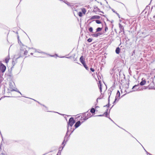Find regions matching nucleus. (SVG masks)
<instances>
[{
    "mask_svg": "<svg viewBox=\"0 0 155 155\" xmlns=\"http://www.w3.org/2000/svg\"><path fill=\"white\" fill-rule=\"evenodd\" d=\"M75 123V121L74 119V118L71 117L69 119L68 122V123L67 128L68 127V128H69V126L72 127L74 124Z\"/></svg>",
    "mask_w": 155,
    "mask_h": 155,
    "instance_id": "f257e3e1",
    "label": "nucleus"
},
{
    "mask_svg": "<svg viewBox=\"0 0 155 155\" xmlns=\"http://www.w3.org/2000/svg\"><path fill=\"white\" fill-rule=\"evenodd\" d=\"M6 69V66L2 63H0V71L2 73H4L5 72Z\"/></svg>",
    "mask_w": 155,
    "mask_h": 155,
    "instance_id": "f03ea898",
    "label": "nucleus"
},
{
    "mask_svg": "<svg viewBox=\"0 0 155 155\" xmlns=\"http://www.w3.org/2000/svg\"><path fill=\"white\" fill-rule=\"evenodd\" d=\"M84 122V121H82L81 123L80 121L79 120L74 125V127H75V129L77 128L79 126L81 125V124Z\"/></svg>",
    "mask_w": 155,
    "mask_h": 155,
    "instance_id": "7ed1b4c3",
    "label": "nucleus"
},
{
    "mask_svg": "<svg viewBox=\"0 0 155 155\" xmlns=\"http://www.w3.org/2000/svg\"><path fill=\"white\" fill-rule=\"evenodd\" d=\"M69 139V137H67L66 139H65V138H64V140L62 143V145H64L62 147V150L63 149L66 143L68 140Z\"/></svg>",
    "mask_w": 155,
    "mask_h": 155,
    "instance_id": "20e7f679",
    "label": "nucleus"
},
{
    "mask_svg": "<svg viewBox=\"0 0 155 155\" xmlns=\"http://www.w3.org/2000/svg\"><path fill=\"white\" fill-rule=\"evenodd\" d=\"M29 48L34 49L35 50V52H38V53H40L46 54L45 52L42 51H41L40 50L38 49H36L34 48Z\"/></svg>",
    "mask_w": 155,
    "mask_h": 155,
    "instance_id": "39448f33",
    "label": "nucleus"
},
{
    "mask_svg": "<svg viewBox=\"0 0 155 155\" xmlns=\"http://www.w3.org/2000/svg\"><path fill=\"white\" fill-rule=\"evenodd\" d=\"M102 33L100 32H98L96 34H91V35L94 37H97L98 36L101 35Z\"/></svg>",
    "mask_w": 155,
    "mask_h": 155,
    "instance_id": "423d86ee",
    "label": "nucleus"
},
{
    "mask_svg": "<svg viewBox=\"0 0 155 155\" xmlns=\"http://www.w3.org/2000/svg\"><path fill=\"white\" fill-rule=\"evenodd\" d=\"M100 18V16L99 15H94L91 17L90 20H93L94 19H99Z\"/></svg>",
    "mask_w": 155,
    "mask_h": 155,
    "instance_id": "0eeeda50",
    "label": "nucleus"
},
{
    "mask_svg": "<svg viewBox=\"0 0 155 155\" xmlns=\"http://www.w3.org/2000/svg\"><path fill=\"white\" fill-rule=\"evenodd\" d=\"M81 63L83 64H84L85 63V62L84 61V59L83 57V56H81L79 59Z\"/></svg>",
    "mask_w": 155,
    "mask_h": 155,
    "instance_id": "6e6552de",
    "label": "nucleus"
},
{
    "mask_svg": "<svg viewBox=\"0 0 155 155\" xmlns=\"http://www.w3.org/2000/svg\"><path fill=\"white\" fill-rule=\"evenodd\" d=\"M119 28L120 30V33L122 32V31H123V32H124V28L123 27V26H122L119 23Z\"/></svg>",
    "mask_w": 155,
    "mask_h": 155,
    "instance_id": "1a4fd4ad",
    "label": "nucleus"
},
{
    "mask_svg": "<svg viewBox=\"0 0 155 155\" xmlns=\"http://www.w3.org/2000/svg\"><path fill=\"white\" fill-rule=\"evenodd\" d=\"M27 47V46L24 45L23 44H22V45H21V48L20 49L21 51H24L25 50H26V48Z\"/></svg>",
    "mask_w": 155,
    "mask_h": 155,
    "instance_id": "9d476101",
    "label": "nucleus"
},
{
    "mask_svg": "<svg viewBox=\"0 0 155 155\" xmlns=\"http://www.w3.org/2000/svg\"><path fill=\"white\" fill-rule=\"evenodd\" d=\"M146 83V81L145 79H143V78H142V81H141L140 83V84L141 86H143Z\"/></svg>",
    "mask_w": 155,
    "mask_h": 155,
    "instance_id": "9b49d317",
    "label": "nucleus"
},
{
    "mask_svg": "<svg viewBox=\"0 0 155 155\" xmlns=\"http://www.w3.org/2000/svg\"><path fill=\"white\" fill-rule=\"evenodd\" d=\"M67 128V131L65 134V135L64 137V138H65V139H66L67 137H68L69 135L68 134V133L69 132V128H68H68Z\"/></svg>",
    "mask_w": 155,
    "mask_h": 155,
    "instance_id": "f8f14e48",
    "label": "nucleus"
},
{
    "mask_svg": "<svg viewBox=\"0 0 155 155\" xmlns=\"http://www.w3.org/2000/svg\"><path fill=\"white\" fill-rule=\"evenodd\" d=\"M120 93L119 91L118 90L115 97L118 98V101L120 99Z\"/></svg>",
    "mask_w": 155,
    "mask_h": 155,
    "instance_id": "ddd939ff",
    "label": "nucleus"
},
{
    "mask_svg": "<svg viewBox=\"0 0 155 155\" xmlns=\"http://www.w3.org/2000/svg\"><path fill=\"white\" fill-rule=\"evenodd\" d=\"M120 49L119 47H118L116 48L115 52L117 54H119L120 53Z\"/></svg>",
    "mask_w": 155,
    "mask_h": 155,
    "instance_id": "4468645a",
    "label": "nucleus"
},
{
    "mask_svg": "<svg viewBox=\"0 0 155 155\" xmlns=\"http://www.w3.org/2000/svg\"><path fill=\"white\" fill-rule=\"evenodd\" d=\"M72 127H70V128H69V132H70V134H69V135L68 137H70V135L73 132L74 130H75V129H73L72 130Z\"/></svg>",
    "mask_w": 155,
    "mask_h": 155,
    "instance_id": "2eb2a0df",
    "label": "nucleus"
},
{
    "mask_svg": "<svg viewBox=\"0 0 155 155\" xmlns=\"http://www.w3.org/2000/svg\"><path fill=\"white\" fill-rule=\"evenodd\" d=\"M33 100H34V101H36L39 104H40L41 105H42L44 107H45V108H46L44 110H45V111H47V107H46V106H45L44 105V104H41V103H40L38 101H37L34 100V99H33Z\"/></svg>",
    "mask_w": 155,
    "mask_h": 155,
    "instance_id": "dca6fc26",
    "label": "nucleus"
},
{
    "mask_svg": "<svg viewBox=\"0 0 155 155\" xmlns=\"http://www.w3.org/2000/svg\"><path fill=\"white\" fill-rule=\"evenodd\" d=\"M88 112V111L87 112H86L84 113V116H85V117L83 118V120H84V121H85L86 120H87V119H88V117H87V116H86V113Z\"/></svg>",
    "mask_w": 155,
    "mask_h": 155,
    "instance_id": "f3484780",
    "label": "nucleus"
},
{
    "mask_svg": "<svg viewBox=\"0 0 155 155\" xmlns=\"http://www.w3.org/2000/svg\"><path fill=\"white\" fill-rule=\"evenodd\" d=\"M10 59V57L9 55L7 57L5 58V62L6 63H8Z\"/></svg>",
    "mask_w": 155,
    "mask_h": 155,
    "instance_id": "a211bd4d",
    "label": "nucleus"
},
{
    "mask_svg": "<svg viewBox=\"0 0 155 155\" xmlns=\"http://www.w3.org/2000/svg\"><path fill=\"white\" fill-rule=\"evenodd\" d=\"M90 112L93 114H95V109L94 108H92L91 109Z\"/></svg>",
    "mask_w": 155,
    "mask_h": 155,
    "instance_id": "6ab92c4d",
    "label": "nucleus"
},
{
    "mask_svg": "<svg viewBox=\"0 0 155 155\" xmlns=\"http://www.w3.org/2000/svg\"><path fill=\"white\" fill-rule=\"evenodd\" d=\"M94 10L93 12H97V9H99V8H98L97 7L96 5H95L94 6Z\"/></svg>",
    "mask_w": 155,
    "mask_h": 155,
    "instance_id": "aec40b11",
    "label": "nucleus"
},
{
    "mask_svg": "<svg viewBox=\"0 0 155 155\" xmlns=\"http://www.w3.org/2000/svg\"><path fill=\"white\" fill-rule=\"evenodd\" d=\"M110 99L109 98H108V104L106 105H104V107H109L110 105Z\"/></svg>",
    "mask_w": 155,
    "mask_h": 155,
    "instance_id": "412c9836",
    "label": "nucleus"
},
{
    "mask_svg": "<svg viewBox=\"0 0 155 155\" xmlns=\"http://www.w3.org/2000/svg\"><path fill=\"white\" fill-rule=\"evenodd\" d=\"M83 65L84 66V68L86 69V70H89V68L87 65L86 63L84 64H83Z\"/></svg>",
    "mask_w": 155,
    "mask_h": 155,
    "instance_id": "4be33fe9",
    "label": "nucleus"
},
{
    "mask_svg": "<svg viewBox=\"0 0 155 155\" xmlns=\"http://www.w3.org/2000/svg\"><path fill=\"white\" fill-rule=\"evenodd\" d=\"M83 65L84 66V68L86 69V70H89V68L87 65L86 63L84 64H83Z\"/></svg>",
    "mask_w": 155,
    "mask_h": 155,
    "instance_id": "5701e85b",
    "label": "nucleus"
},
{
    "mask_svg": "<svg viewBox=\"0 0 155 155\" xmlns=\"http://www.w3.org/2000/svg\"><path fill=\"white\" fill-rule=\"evenodd\" d=\"M82 12L84 14H85L86 12V10L85 8H83L81 9Z\"/></svg>",
    "mask_w": 155,
    "mask_h": 155,
    "instance_id": "b1692460",
    "label": "nucleus"
},
{
    "mask_svg": "<svg viewBox=\"0 0 155 155\" xmlns=\"http://www.w3.org/2000/svg\"><path fill=\"white\" fill-rule=\"evenodd\" d=\"M102 29V28L98 27L96 29V32H98L101 31Z\"/></svg>",
    "mask_w": 155,
    "mask_h": 155,
    "instance_id": "393cba45",
    "label": "nucleus"
},
{
    "mask_svg": "<svg viewBox=\"0 0 155 155\" xmlns=\"http://www.w3.org/2000/svg\"><path fill=\"white\" fill-rule=\"evenodd\" d=\"M99 89H100V91L101 92L102 91V84H100L98 86Z\"/></svg>",
    "mask_w": 155,
    "mask_h": 155,
    "instance_id": "a878e982",
    "label": "nucleus"
},
{
    "mask_svg": "<svg viewBox=\"0 0 155 155\" xmlns=\"http://www.w3.org/2000/svg\"><path fill=\"white\" fill-rule=\"evenodd\" d=\"M89 31L91 32H93V28L92 27H90L88 28Z\"/></svg>",
    "mask_w": 155,
    "mask_h": 155,
    "instance_id": "bb28decb",
    "label": "nucleus"
},
{
    "mask_svg": "<svg viewBox=\"0 0 155 155\" xmlns=\"http://www.w3.org/2000/svg\"><path fill=\"white\" fill-rule=\"evenodd\" d=\"M63 2H64V3H65L66 4H67V5H68V6H70V3L69 2H68L67 1H65L64 0H63Z\"/></svg>",
    "mask_w": 155,
    "mask_h": 155,
    "instance_id": "cd10ccee",
    "label": "nucleus"
},
{
    "mask_svg": "<svg viewBox=\"0 0 155 155\" xmlns=\"http://www.w3.org/2000/svg\"><path fill=\"white\" fill-rule=\"evenodd\" d=\"M97 24H100L101 23V22L99 20H95Z\"/></svg>",
    "mask_w": 155,
    "mask_h": 155,
    "instance_id": "c85d7f7f",
    "label": "nucleus"
},
{
    "mask_svg": "<svg viewBox=\"0 0 155 155\" xmlns=\"http://www.w3.org/2000/svg\"><path fill=\"white\" fill-rule=\"evenodd\" d=\"M78 15L80 17H81L83 15V14L82 12H80L78 13Z\"/></svg>",
    "mask_w": 155,
    "mask_h": 155,
    "instance_id": "c756f323",
    "label": "nucleus"
},
{
    "mask_svg": "<svg viewBox=\"0 0 155 155\" xmlns=\"http://www.w3.org/2000/svg\"><path fill=\"white\" fill-rule=\"evenodd\" d=\"M104 115H105V116L106 117H108L107 116L108 114V112H105L104 113Z\"/></svg>",
    "mask_w": 155,
    "mask_h": 155,
    "instance_id": "7c9ffc66",
    "label": "nucleus"
},
{
    "mask_svg": "<svg viewBox=\"0 0 155 155\" xmlns=\"http://www.w3.org/2000/svg\"><path fill=\"white\" fill-rule=\"evenodd\" d=\"M91 114L90 113H88L87 114V115L86 116L87 117H88L89 118V117H91Z\"/></svg>",
    "mask_w": 155,
    "mask_h": 155,
    "instance_id": "2f4dec72",
    "label": "nucleus"
},
{
    "mask_svg": "<svg viewBox=\"0 0 155 155\" xmlns=\"http://www.w3.org/2000/svg\"><path fill=\"white\" fill-rule=\"evenodd\" d=\"M139 87H138L137 88H135V90H133L131 91H130V92H134V91H137L138 90V89H139ZM130 92H128V93H129Z\"/></svg>",
    "mask_w": 155,
    "mask_h": 155,
    "instance_id": "473e14b6",
    "label": "nucleus"
},
{
    "mask_svg": "<svg viewBox=\"0 0 155 155\" xmlns=\"http://www.w3.org/2000/svg\"><path fill=\"white\" fill-rule=\"evenodd\" d=\"M139 84H138L137 85H135L133 86L132 87V89H134V88H136L137 87H138L139 86Z\"/></svg>",
    "mask_w": 155,
    "mask_h": 155,
    "instance_id": "72a5a7b5",
    "label": "nucleus"
},
{
    "mask_svg": "<svg viewBox=\"0 0 155 155\" xmlns=\"http://www.w3.org/2000/svg\"><path fill=\"white\" fill-rule=\"evenodd\" d=\"M92 39L89 38L87 40V41L89 42H91L92 41Z\"/></svg>",
    "mask_w": 155,
    "mask_h": 155,
    "instance_id": "f704fd0d",
    "label": "nucleus"
},
{
    "mask_svg": "<svg viewBox=\"0 0 155 155\" xmlns=\"http://www.w3.org/2000/svg\"><path fill=\"white\" fill-rule=\"evenodd\" d=\"M28 53V51L26 50H25L24 51V54L25 55H27V54Z\"/></svg>",
    "mask_w": 155,
    "mask_h": 155,
    "instance_id": "c9c22d12",
    "label": "nucleus"
},
{
    "mask_svg": "<svg viewBox=\"0 0 155 155\" xmlns=\"http://www.w3.org/2000/svg\"><path fill=\"white\" fill-rule=\"evenodd\" d=\"M13 91H16L19 93L21 95H22V94L18 90L14 89Z\"/></svg>",
    "mask_w": 155,
    "mask_h": 155,
    "instance_id": "e433bc0d",
    "label": "nucleus"
},
{
    "mask_svg": "<svg viewBox=\"0 0 155 155\" xmlns=\"http://www.w3.org/2000/svg\"><path fill=\"white\" fill-rule=\"evenodd\" d=\"M61 153V151L60 150H59L58 151V152L57 154V155H60Z\"/></svg>",
    "mask_w": 155,
    "mask_h": 155,
    "instance_id": "4c0bfd02",
    "label": "nucleus"
},
{
    "mask_svg": "<svg viewBox=\"0 0 155 155\" xmlns=\"http://www.w3.org/2000/svg\"><path fill=\"white\" fill-rule=\"evenodd\" d=\"M111 92H110L108 91V94L109 95V97H108V98H109V99H110V96L111 94Z\"/></svg>",
    "mask_w": 155,
    "mask_h": 155,
    "instance_id": "58836bf2",
    "label": "nucleus"
},
{
    "mask_svg": "<svg viewBox=\"0 0 155 155\" xmlns=\"http://www.w3.org/2000/svg\"><path fill=\"white\" fill-rule=\"evenodd\" d=\"M90 70L92 72L94 71V69L92 68H90Z\"/></svg>",
    "mask_w": 155,
    "mask_h": 155,
    "instance_id": "ea45409f",
    "label": "nucleus"
},
{
    "mask_svg": "<svg viewBox=\"0 0 155 155\" xmlns=\"http://www.w3.org/2000/svg\"><path fill=\"white\" fill-rule=\"evenodd\" d=\"M109 118V119L110 120H111L112 122H113L115 124H116L115 123V122L111 119V118L110 117H107Z\"/></svg>",
    "mask_w": 155,
    "mask_h": 155,
    "instance_id": "a19ab883",
    "label": "nucleus"
},
{
    "mask_svg": "<svg viewBox=\"0 0 155 155\" xmlns=\"http://www.w3.org/2000/svg\"><path fill=\"white\" fill-rule=\"evenodd\" d=\"M135 54V50H134L132 52V55L133 56Z\"/></svg>",
    "mask_w": 155,
    "mask_h": 155,
    "instance_id": "79ce46f5",
    "label": "nucleus"
},
{
    "mask_svg": "<svg viewBox=\"0 0 155 155\" xmlns=\"http://www.w3.org/2000/svg\"><path fill=\"white\" fill-rule=\"evenodd\" d=\"M104 114H102V115H96V116H98V117H102V116H104Z\"/></svg>",
    "mask_w": 155,
    "mask_h": 155,
    "instance_id": "37998d69",
    "label": "nucleus"
},
{
    "mask_svg": "<svg viewBox=\"0 0 155 155\" xmlns=\"http://www.w3.org/2000/svg\"><path fill=\"white\" fill-rule=\"evenodd\" d=\"M8 76L9 77H10V78H11V77H12V74H11L10 73V74H9L8 75Z\"/></svg>",
    "mask_w": 155,
    "mask_h": 155,
    "instance_id": "c03bdc74",
    "label": "nucleus"
},
{
    "mask_svg": "<svg viewBox=\"0 0 155 155\" xmlns=\"http://www.w3.org/2000/svg\"><path fill=\"white\" fill-rule=\"evenodd\" d=\"M108 28L106 26L105 28V31H106L107 30H108Z\"/></svg>",
    "mask_w": 155,
    "mask_h": 155,
    "instance_id": "a18cd8bd",
    "label": "nucleus"
},
{
    "mask_svg": "<svg viewBox=\"0 0 155 155\" xmlns=\"http://www.w3.org/2000/svg\"><path fill=\"white\" fill-rule=\"evenodd\" d=\"M115 13L117 15L118 17L120 18V15H119V14L118 13H117V12H115Z\"/></svg>",
    "mask_w": 155,
    "mask_h": 155,
    "instance_id": "49530a36",
    "label": "nucleus"
},
{
    "mask_svg": "<svg viewBox=\"0 0 155 155\" xmlns=\"http://www.w3.org/2000/svg\"><path fill=\"white\" fill-rule=\"evenodd\" d=\"M64 57H65L66 58H71V57H65V56H63V57H61V58H64Z\"/></svg>",
    "mask_w": 155,
    "mask_h": 155,
    "instance_id": "de8ad7c7",
    "label": "nucleus"
},
{
    "mask_svg": "<svg viewBox=\"0 0 155 155\" xmlns=\"http://www.w3.org/2000/svg\"><path fill=\"white\" fill-rule=\"evenodd\" d=\"M112 89H110V88L109 89V90H108V91L110 92H112Z\"/></svg>",
    "mask_w": 155,
    "mask_h": 155,
    "instance_id": "09e8293b",
    "label": "nucleus"
},
{
    "mask_svg": "<svg viewBox=\"0 0 155 155\" xmlns=\"http://www.w3.org/2000/svg\"><path fill=\"white\" fill-rule=\"evenodd\" d=\"M17 38H18V43H19V36H18H18H17Z\"/></svg>",
    "mask_w": 155,
    "mask_h": 155,
    "instance_id": "8fccbe9b",
    "label": "nucleus"
},
{
    "mask_svg": "<svg viewBox=\"0 0 155 155\" xmlns=\"http://www.w3.org/2000/svg\"><path fill=\"white\" fill-rule=\"evenodd\" d=\"M102 98V97H99L98 98H97V99H101Z\"/></svg>",
    "mask_w": 155,
    "mask_h": 155,
    "instance_id": "3c124183",
    "label": "nucleus"
},
{
    "mask_svg": "<svg viewBox=\"0 0 155 155\" xmlns=\"http://www.w3.org/2000/svg\"><path fill=\"white\" fill-rule=\"evenodd\" d=\"M147 155H152L150 154V153H148L147 151H146Z\"/></svg>",
    "mask_w": 155,
    "mask_h": 155,
    "instance_id": "603ef678",
    "label": "nucleus"
},
{
    "mask_svg": "<svg viewBox=\"0 0 155 155\" xmlns=\"http://www.w3.org/2000/svg\"><path fill=\"white\" fill-rule=\"evenodd\" d=\"M114 105H113L111 107L110 109L109 110V113H110V109L113 107Z\"/></svg>",
    "mask_w": 155,
    "mask_h": 155,
    "instance_id": "864d4df0",
    "label": "nucleus"
},
{
    "mask_svg": "<svg viewBox=\"0 0 155 155\" xmlns=\"http://www.w3.org/2000/svg\"><path fill=\"white\" fill-rule=\"evenodd\" d=\"M97 104H95V105H96ZM97 107H99L98 106H95V108H97Z\"/></svg>",
    "mask_w": 155,
    "mask_h": 155,
    "instance_id": "5fc2aeb1",
    "label": "nucleus"
},
{
    "mask_svg": "<svg viewBox=\"0 0 155 155\" xmlns=\"http://www.w3.org/2000/svg\"><path fill=\"white\" fill-rule=\"evenodd\" d=\"M117 99H118V98L115 97V100L114 101H117Z\"/></svg>",
    "mask_w": 155,
    "mask_h": 155,
    "instance_id": "6e6d98bb",
    "label": "nucleus"
},
{
    "mask_svg": "<svg viewBox=\"0 0 155 155\" xmlns=\"http://www.w3.org/2000/svg\"><path fill=\"white\" fill-rule=\"evenodd\" d=\"M0 155H6L5 153H2Z\"/></svg>",
    "mask_w": 155,
    "mask_h": 155,
    "instance_id": "4d7b16f0",
    "label": "nucleus"
},
{
    "mask_svg": "<svg viewBox=\"0 0 155 155\" xmlns=\"http://www.w3.org/2000/svg\"><path fill=\"white\" fill-rule=\"evenodd\" d=\"M112 10L113 11V12L114 13H115V12H115V10L114 9H112Z\"/></svg>",
    "mask_w": 155,
    "mask_h": 155,
    "instance_id": "13d9d810",
    "label": "nucleus"
},
{
    "mask_svg": "<svg viewBox=\"0 0 155 155\" xmlns=\"http://www.w3.org/2000/svg\"><path fill=\"white\" fill-rule=\"evenodd\" d=\"M148 8H150V7L148 6H147L146 7V9H148Z\"/></svg>",
    "mask_w": 155,
    "mask_h": 155,
    "instance_id": "bf43d9fd",
    "label": "nucleus"
},
{
    "mask_svg": "<svg viewBox=\"0 0 155 155\" xmlns=\"http://www.w3.org/2000/svg\"><path fill=\"white\" fill-rule=\"evenodd\" d=\"M14 61L13 60L12 64H13V65H14L15 64V63H14Z\"/></svg>",
    "mask_w": 155,
    "mask_h": 155,
    "instance_id": "052dcab7",
    "label": "nucleus"
},
{
    "mask_svg": "<svg viewBox=\"0 0 155 155\" xmlns=\"http://www.w3.org/2000/svg\"><path fill=\"white\" fill-rule=\"evenodd\" d=\"M19 43H20L21 44V45H22V44L21 43V41L20 40L19 41Z\"/></svg>",
    "mask_w": 155,
    "mask_h": 155,
    "instance_id": "680f3d73",
    "label": "nucleus"
},
{
    "mask_svg": "<svg viewBox=\"0 0 155 155\" xmlns=\"http://www.w3.org/2000/svg\"><path fill=\"white\" fill-rule=\"evenodd\" d=\"M100 11H101L100 9L99 8V9H97V11L98 12H99Z\"/></svg>",
    "mask_w": 155,
    "mask_h": 155,
    "instance_id": "e2e57ef3",
    "label": "nucleus"
},
{
    "mask_svg": "<svg viewBox=\"0 0 155 155\" xmlns=\"http://www.w3.org/2000/svg\"><path fill=\"white\" fill-rule=\"evenodd\" d=\"M108 109H107L105 111V112H108Z\"/></svg>",
    "mask_w": 155,
    "mask_h": 155,
    "instance_id": "0e129e2a",
    "label": "nucleus"
},
{
    "mask_svg": "<svg viewBox=\"0 0 155 155\" xmlns=\"http://www.w3.org/2000/svg\"><path fill=\"white\" fill-rule=\"evenodd\" d=\"M98 83L99 84H101V81H99V82H98Z\"/></svg>",
    "mask_w": 155,
    "mask_h": 155,
    "instance_id": "69168bd1",
    "label": "nucleus"
},
{
    "mask_svg": "<svg viewBox=\"0 0 155 155\" xmlns=\"http://www.w3.org/2000/svg\"><path fill=\"white\" fill-rule=\"evenodd\" d=\"M115 102H116V101H114L113 102V104H114H114L115 103Z\"/></svg>",
    "mask_w": 155,
    "mask_h": 155,
    "instance_id": "338daca9",
    "label": "nucleus"
},
{
    "mask_svg": "<svg viewBox=\"0 0 155 155\" xmlns=\"http://www.w3.org/2000/svg\"><path fill=\"white\" fill-rule=\"evenodd\" d=\"M99 12H101V13H103V14L104 13V12L103 11H100Z\"/></svg>",
    "mask_w": 155,
    "mask_h": 155,
    "instance_id": "774afa93",
    "label": "nucleus"
}]
</instances>
